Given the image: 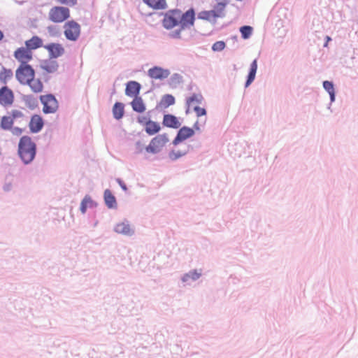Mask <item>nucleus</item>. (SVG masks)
Listing matches in <instances>:
<instances>
[{"label":"nucleus","mask_w":358,"mask_h":358,"mask_svg":"<svg viewBox=\"0 0 358 358\" xmlns=\"http://www.w3.org/2000/svg\"><path fill=\"white\" fill-rule=\"evenodd\" d=\"M36 144L30 137L24 136L20 139L18 154L24 164H29L33 161L36 155Z\"/></svg>","instance_id":"obj_1"},{"label":"nucleus","mask_w":358,"mask_h":358,"mask_svg":"<svg viewBox=\"0 0 358 358\" xmlns=\"http://www.w3.org/2000/svg\"><path fill=\"white\" fill-rule=\"evenodd\" d=\"M71 16L69 8L63 6H52L48 11V19L53 23H62Z\"/></svg>","instance_id":"obj_2"},{"label":"nucleus","mask_w":358,"mask_h":358,"mask_svg":"<svg viewBox=\"0 0 358 358\" xmlns=\"http://www.w3.org/2000/svg\"><path fill=\"white\" fill-rule=\"evenodd\" d=\"M64 34L66 38L71 41H76L81 32L80 25L74 20H69L64 23L63 26Z\"/></svg>","instance_id":"obj_3"},{"label":"nucleus","mask_w":358,"mask_h":358,"mask_svg":"<svg viewBox=\"0 0 358 358\" xmlns=\"http://www.w3.org/2000/svg\"><path fill=\"white\" fill-rule=\"evenodd\" d=\"M35 77V71L29 64L20 65L15 71V78L22 85H26Z\"/></svg>","instance_id":"obj_4"},{"label":"nucleus","mask_w":358,"mask_h":358,"mask_svg":"<svg viewBox=\"0 0 358 358\" xmlns=\"http://www.w3.org/2000/svg\"><path fill=\"white\" fill-rule=\"evenodd\" d=\"M169 141V137L166 134H159L151 140L146 147V151L154 154L157 153L163 149Z\"/></svg>","instance_id":"obj_5"},{"label":"nucleus","mask_w":358,"mask_h":358,"mask_svg":"<svg viewBox=\"0 0 358 358\" xmlns=\"http://www.w3.org/2000/svg\"><path fill=\"white\" fill-rule=\"evenodd\" d=\"M162 26L166 29H171L179 24V10L172 9L163 13Z\"/></svg>","instance_id":"obj_6"},{"label":"nucleus","mask_w":358,"mask_h":358,"mask_svg":"<svg viewBox=\"0 0 358 358\" xmlns=\"http://www.w3.org/2000/svg\"><path fill=\"white\" fill-rule=\"evenodd\" d=\"M13 57L20 64V65L29 64L34 59L32 52L25 48L24 46L17 48L13 52Z\"/></svg>","instance_id":"obj_7"},{"label":"nucleus","mask_w":358,"mask_h":358,"mask_svg":"<svg viewBox=\"0 0 358 358\" xmlns=\"http://www.w3.org/2000/svg\"><path fill=\"white\" fill-rule=\"evenodd\" d=\"M40 100L43 105V111L45 113H53L57 110L58 103L53 95H42L40 96Z\"/></svg>","instance_id":"obj_8"},{"label":"nucleus","mask_w":358,"mask_h":358,"mask_svg":"<svg viewBox=\"0 0 358 358\" xmlns=\"http://www.w3.org/2000/svg\"><path fill=\"white\" fill-rule=\"evenodd\" d=\"M202 99V96L199 94H193L191 97H189L187 101V113L192 109L196 112L198 117L205 115L206 114V109L197 106V104L199 103Z\"/></svg>","instance_id":"obj_9"},{"label":"nucleus","mask_w":358,"mask_h":358,"mask_svg":"<svg viewBox=\"0 0 358 358\" xmlns=\"http://www.w3.org/2000/svg\"><path fill=\"white\" fill-rule=\"evenodd\" d=\"M15 95L13 90L4 85L0 88V105L3 107H9L13 105Z\"/></svg>","instance_id":"obj_10"},{"label":"nucleus","mask_w":358,"mask_h":358,"mask_svg":"<svg viewBox=\"0 0 358 358\" xmlns=\"http://www.w3.org/2000/svg\"><path fill=\"white\" fill-rule=\"evenodd\" d=\"M43 48L48 52L49 57L54 59L62 56L65 52L63 45L58 43H51Z\"/></svg>","instance_id":"obj_11"},{"label":"nucleus","mask_w":358,"mask_h":358,"mask_svg":"<svg viewBox=\"0 0 358 358\" xmlns=\"http://www.w3.org/2000/svg\"><path fill=\"white\" fill-rule=\"evenodd\" d=\"M195 12L193 8L189 9L180 16V30L189 29L194 26Z\"/></svg>","instance_id":"obj_12"},{"label":"nucleus","mask_w":358,"mask_h":358,"mask_svg":"<svg viewBox=\"0 0 358 358\" xmlns=\"http://www.w3.org/2000/svg\"><path fill=\"white\" fill-rule=\"evenodd\" d=\"M40 68L45 73L54 74L58 71L59 64L55 59L49 57L41 61Z\"/></svg>","instance_id":"obj_13"},{"label":"nucleus","mask_w":358,"mask_h":358,"mask_svg":"<svg viewBox=\"0 0 358 358\" xmlns=\"http://www.w3.org/2000/svg\"><path fill=\"white\" fill-rule=\"evenodd\" d=\"M222 17H224V13L215 6L213 10L201 11L199 14L200 19L208 20L212 23H215L217 18Z\"/></svg>","instance_id":"obj_14"},{"label":"nucleus","mask_w":358,"mask_h":358,"mask_svg":"<svg viewBox=\"0 0 358 358\" xmlns=\"http://www.w3.org/2000/svg\"><path fill=\"white\" fill-rule=\"evenodd\" d=\"M25 48L33 52V50L43 47V41L41 38L38 36H33L31 38L25 41Z\"/></svg>","instance_id":"obj_15"},{"label":"nucleus","mask_w":358,"mask_h":358,"mask_svg":"<svg viewBox=\"0 0 358 358\" xmlns=\"http://www.w3.org/2000/svg\"><path fill=\"white\" fill-rule=\"evenodd\" d=\"M148 76L152 79H164L169 76V71L161 67L155 66L148 70Z\"/></svg>","instance_id":"obj_16"},{"label":"nucleus","mask_w":358,"mask_h":358,"mask_svg":"<svg viewBox=\"0 0 358 358\" xmlns=\"http://www.w3.org/2000/svg\"><path fill=\"white\" fill-rule=\"evenodd\" d=\"M143 3L154 10H165L167 8L166 0H143Z\"/></svg>","instance_id":"obj_17"},{"label":"nucleus","mask_w":358,"mask_h":358,"mask_svg":"<svg viewBox=\"0 0 358 358\" xmlns=\"http://www.w3.org/2000/svg\"><path fill=\"white\" fill-rule=\"evenodd\" d=\"M141 90V85L136 81H129L127 83L125 94L129 96H138Z\"/></svg>","instance_id":"obj_18"},{"label":"nucleus","mask_w":358,"mask_h":358,"mask_svg":"<svg viewBox=\"0 0 358 358\" xmlns=\"http://www.w3.org/2000/svg\"><path fill=\"white\" fill-rule=\"evenodd\" d=\"M43 126V122L39 115H35L32 116L29 122V128L32 132H38L40 130H41Z\"/></svg>","instance_id":"obj_19"},{"label":"nucleus","mask_w":358,"mask_h":358,"mask_svg":"<svg viewBox=\"0 0 358 358\" xmlns=\"http://www.w3.org/2000/svg\"><path fill=\"white\" fill-rule=\"evenodd\" d=\"M114 230L118 234H122L126 236H131L134 233V231L131 228L130 225L126 222L117 224Z\"/></svg>","instance_id":"obj_20"},{"label":"nucleus","mask_w":358,"mask_h":358,"mask_svg":"<svg viewBox=\"0 0 358 358\" xmlns=\"http://www.w3.org/2000/svg\"><path fill=\"white\" fill-rule=\"evenodd\" d=\"M26 85H29L31 90L34 93H41L43 90V84L38 78H32Z\"/></svg>","instance_id":"obj_21"},{"label":"nucleus","mask_w":358,"mask_h":358,"mask_svg":"<svg viewBox=\"0 0 358 358\" xmlns=\"http://www.w3.org/2000/svg\"><path fill=\"white\" fill-rule=\"evenodd\" d=\"M13 73L10 69L3 66L0 71V82L6 85L13 78Z\"/></svg>","instance_id":"obj_22"},{"label":"nucleus","mask_w":358,"mask_h":358,"mask_svg":"<svg viewBox=\"0 0 358 358\" xmlns=\"http://www.w3.org/2000/svg\"><path fill=\"white\" fill-rule=\"evenodd\" d=\"M257 70V59H255L250 64V72H249V74L248 76L247 81L245 83V87H248L255 80Z\"/></svg>","instance_id":"obj_23"},{"label":"nucleus","mask_w":358,"mask_h":358,"mask_svg":"<svg viewBox=\"0 0 358 358\" xmlns=\"http://www.w3.org/2000/svg\"><path fill=\"white\" fill-rule=\"evenodd\" d=\"M174 103V97L172 95L166 94L162 98L161 101L158 103L157 108L160 109L166 108L169 106L173 105Z\"/></svg>","instance_id":"obj_24"},{"label":"nucleus","mask_w":358,"mask_h":358,"mask_svg":"<svg viewBox=\"0 0 358 358\" xmlns=\"http://www.w3.org/2000/svg\"><path fill=\"white\" fill-rule=\"evenodd\" d=\"M131 105L133 110L138 113H143L145 110V106L141 97H135L131 101Z\"/></svg>","instance_id":"obj_25"},{"label":"nucleus","mask_w":358,"mask_h":358,"mask_svg":"<svg viewBox=\"0 0 358 358\" xmlns=\"http://www.w3.org/2000/svg\"><path fill=\"white\" fill-rule=\"evenodd\" d=\"M178 119L176 116L172 115H165L163 118V124L164 126L172 128H177L178 127Z\"/></svg>","instance_id":"obj_26"},{"label":"nucleus","mask_w":358,"mask_h":358,"mask_svg":"<svg viewBox=\"0 0 358 358\" xmlns=\"http://www.w3.org/2000/svg\"><path fill=\"white\" fill-rule=\"evenodd\" d=\"M104 200L108 208H112L116 206V199L109 189H106L104 192Z\"/></svg>","instance_id":"obj_27"},{"label":"nucleus","mask_w":358,"mask_h":358,"mask_svg":"<svg viewBox=\"0 0 358 358\" xmlns=\"http://www.w3.org/2000/svg\"><path fill=\"white\" fill-rule=\"evenodd\" d=\"M124 105L122 103L116 102L113 107V117L117 119H121L124 115Z\"/></svg>","instance_id":"obj_28"},{"label":"nucleus","mask_w":358,"mask_h":358,"mask_svg":"<svg viewBox=\"0 0 358 358\" xmlns=\"http://www.w3.org/2000/svg\"><path fill=\"white\" fill-rule=\"evenodd\" d=\"M13 123V117H10V115L3 116L0 120L1 127L4 130L11 129Z\"/></svg>","instance_id":"obj_29"},{"label":"nucleus","mask_w":358,"mask_h":358,"mask_svg":"<svg viewBox=\"0 0 358 358\" xmlns=\"http://www.w3.org/2000/svg\"><path fill=\"white\" fill-rule=\"evenodd\" d=\"M145 129L149 135H154L160 130V126L157 122L150 120L146 122Z\"/></svg>","instance_id":"obj_30"},{"label":"nucleus","mask_w":358,"mask_h":358,"mask_svg":"<svg viewBox=\"0 0 358 358\" xmlns=\"http://www.w3.org/2000/svg\"><path fill=\"white\" fill-rule=\"evenodd\" d=\"M194 131L191 128H188L186 127H183L182 128H180V141L192 136L194 135Z\"/></svg>","instance_id":"obj_31"},{"label":"nucleus","mask_w":358,"mask_h":358,"mask_svg":"<svg viewBox=\"0 0 358 358\" xmlns=\"http://www.w3.org/2000/svg\"><path fill=\"white\" fill-rule=\"evenodd\" d=\"M92 200L91 197L88 195L85 196L80 204V211L82 212V213H85L87 207L92 206Z\"/></svg>","instance_id":"obj_32"},{"label":"nucleus","mask_w":358,"mask_h":358,"mask_svg":"<svg viewBox=\"0 0 358 358\" xmlns=\"http://www.w3.org/2000/svg\"><path fill=\"white\" fill-rule=\"evenodd\" d=\"M323 87L329 92V94L331 96V100L334 101V96H335V92H334L333 83L330 81H327V80L324 81L323 83Z\"/></svg>","instance_id":"obj_33"},{"label":"nucleus","mask_w":358,"mask_h":358,"mask_svg":"<svg viewBox=\"0 0 358 358\" xmlns=\"http://www.w3.org/2000/svg\"><path fill=\"white\" fill-rule=\"evenodd\" d=\"M240 31L243 38L247 39L251 36L252 33V28L250 26H243L240 28Z\"/></svg>","instance_id":"obj_34"},{"label":"nucleus","mask_w":358,"mask_h":358,"mask_svg":"<svg viewBox=\"0 0 358 358\" xmlns=\"http://www.w3.org/2000/svg\"><path fill=\"white\" fill-rule=\"evenodd\" d=\"M48 34L51 37L58 36L59 34V29L55 25H50L46 28Z\"/></svg>","instance_id":"obj_35"},{"label":"nucleus","mask_w":358,"mask_h":358,"mask_svg":"<svg viewBox=\"0 0 358 358\" xmlns=\"http://www.w3.org/2000/svg\"><path fill=\"white\" fill-rule=\"evenodd\" d=\"M201 276V273L197 272L196 271H191L188 274L185 275L182 280L187 281L189 278L195 280H197Z\"/></svg>","instance_id":"obj_36"},{"label":"nucleus","mask_w":358,"mask_h":358,"mask_svg":"<svg viewBox=\"0 0 358 358\" xmlns=\"http://www.w3.org/2000/svg\"><path fill=\"white\" fill-rule=\"evenodd\" d=\"M226 47L225 43L222 41H219L213 43L212 50L215 52L223 50Z\"/></svg>","instance_id":"obj_37"},{"label":"nucleus","mask_w":358,"mask_h":358,"mask_svg":"<svg viewBox=\"0 0 358 358\" xmlns=\"http://www.w3.org/2000/svg\"><path fill=\"white\" fill-rule=\"evenodd\" d=\"M216 1H217V3L215 6L224 13V8L227 4V0H216Z\"/></svg>","instance_id":"obj_38"},{"label":"nucleus","mask_w":358,"mask_h":358,"mask_svg":"<svg viewBox=\"0 0 358 358\" xmlns=\"http://www.w3.org/2000/svg\"><path fill=\"white\" fill-rule=\"evenodd\" d=\"M60 3L69 6H73L77 4L78 0H57Z\"/></svg>","instance_id":"obj_39"},{"label":"nucleus","mask_w":358,"mask_h":358,"mask_svg":"<svg viewBox=\"0 0 358 358\" xmlns=\"http://www.w3.org/2000/svg\"><path fill=\"white\" fill-rule=\"evenodd\" d=\"M10 117H13V120L17 117H20L22 116V112L19 110H13L11 113Z\"/></svg>","instance_id":"obj_40"},{"label":"nucleus","mask_w":358,"mask_h":358,"mask_svg":"<svg viewBox=\"0 0 358 358\" xmlns=\"http://www.w3.org/2000/svg\"><path fill=\"white\" fill-rule=\"evenodd\" d=\"M148 121L149 120H148V117L145 116H141V117H138V122L140 124H146V122H148Z\"/></svg>","instance_id":"obj_41"},{"label":"nucleus","mask_w":358,"mask_h":358,"mask_svg":"<svg viewBox=\"0 0 358 358\" xmlns=\"http://www.w3.org/2000/svg\"><path fill=\"white\" fill-rule=\"evenodd\" d=\"M169 156L171 160H176L178 158L179 155L177 152L172 151L169 153Z\"/></svg>","instance_id":"obj_42"},{"label":"nucleus","mask_w":358,"mask_h":358,"mask_svg":"<svg viewBox=\"0 0 358 358\" xmlns=\"http://www.w3.org/2000/svg\"><path fill=\"white\" fill-rule=\"evenodd\" d=\"M22 132V129L15 127L13 129V133L15 135H20Z\"/></svg>","instance_id":"obj_43"},{"label":"nucleus","mask_w":358,"mask_h":358,"mask_svg":"<svg viewBox=\"0 0 358 358\" xmlns=\"http://www.w3.org/2000/svg\"><path fill=\"white\" fill-rule=\"evenodd\" d=\"M179 143V131L178 132L176 136L175 137L173 144L177 145Z\"/></svg>","instance_id":"obj_44"},{"label":"nucleus","mask_w":358,"mask_h":358,"mask_svg":"<svg viewBox=\"0 0 358 358\" xmlns=\"http://www.w3.org/2000/svg\"><path fill=\"white\" fill-rule=\"evenodd\" d=\"M117 182L124 190H127V187L124 183H123L120 180H117Z\"/></svg>","instance_id":"obj_45"},{"label":"nucleus","mask_w":358,"mask_h":358,"mask_svg":"<svg viewBox=\"0 0 358 358\" xmlns=\"http://www.w3.org/2000/svg\"><path fill=\"white\" fill-rule=\"evenodd\" d=\"M3 38V32L0 30V41H1Z\"/></svg>","instance_id":"obj_46"},{"label":"nucleus","mask_w":358,"mask_h":358,"mask_svg":"<svg viewBox=\"0 0 358 358\" xmlns=\"http://www.w3.org/2000/svg\"><path fill=\"white\" fill-rule=\"evenodd\" d=\"M331 40V38L329 36H327V43L326 44L324 45V46H327V43Z\"/></svg>","instance_id":"obj_47"}]
</instances>
